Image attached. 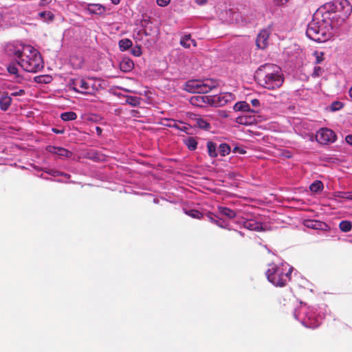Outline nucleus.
I'll list each match as a JSON object with an SVG mask.
<instances>
[{"mask_svg": "<svg viewBox=\"0 0 352 352\" xmlns=\"http://www.w3.org/2000/svg\"><path fill=\"white\" fill-rule=\"evenodd\" d=\"M210 99L206 96H195L191 97L190 102L192 105L203 107L205 104L210 103Z\"/></svg>", "mask_w": 352, "mask_h": 352, "instance_id": "f3484780", "label": "nucleus"}, {"mask_svg": "<svg viewBox=\"0 0 352 352\" xmlns=\"http://www.w3.org/2000/svg\"><path fill=\"white\" fill-rule=\"evenodd\" d=\"M30 47V45L22 43H12L8 46L7 51L8 54L13 56L18 63L20 58L25 53V49Z\"/></svg>", "mask_w": 352, "mask_h": 352, "instance_id": "9d476101", "label": "nucleus"}, {"mask_svg": "<svg viewBox=\"0 0 352 352\" xmlns=\"http://www.w3.org/2000/svg\"><path fill=\"white\" fill-rule=\"evenodd\" d=\"M207 148H208V155L211 157H217L218 154H217V145L214 142H208L207 143Z\"/></svg>", "mask_w": 352, "mask_h": 352, "instance_id": "a878e982", "label": "nucleus"}, {"mask_svg": "<svg viewBox=\"0 0 352 352\" xmlns=\"http://www.w3.org/2000/svg\"><path fill=\"white\" fill-rule=\"evenodd\" d=\"M214 223L220 228H226L228 226V223L226 222L224 220L221 219V218H219V217Z\"/></svg>", "mask_w": 352, "mask_h": 352, "instance_id": "4c0bfd02", "label": "nucleus"}, {"mask_svg": "<svg viewBox=\"0 0 352 352\" xmlns=\"http://www.w3.org/2000/svg\"><path fill=\"white\" fill-rule=\"evenodd\" d=\"M324 9L329 14L331 23L325 19L317 18L309 23L306 35L309 38L318 43H323L330 39L333 35V26H340L349 17L352 12V6L348 0H333L324 5Z\"/></svg>", "mask_w": 352, "mask_h": 352, "instance_id": "f257e3e1", "label": "nucleus"}, {"mask_svg": "<svg viewBox=\"0 0 352 352\" xmlns=\"http://www.w3.org/2000/svg\"><path fill=\"white\" fill-rule=\"evenodd\" d=\"M38 16L45 21H52L54 18V15L50 11L41 12L38 13Z\"/></svg>", "mask_w": 352, "mask_h": 352, "instance_id": "c756f323", "label": "nucleus"}, {"mask_svg": "<svg viewBox=\"0 0 352 352\" xmlns=\"http://www.w3.org/2000/svg\"><path fill=\"white\" fill-rule=\"evenodd\" d=\"M192 120L194 122V125L195 126H197L201 129L208 131L211 128L209 121L204 117L196 116L194 118L192 119Z\"/></svg>", "mask_w": 352, "mask_h": 352, "instance_id": "2eb2a0df", "label": "nucleus"}, {"mask_svg": "<svg viewBox=\"0 0 352 352\" xmlns=\"http://www.w3.org/2000/svg\"><path fill=\"white\" fill-rule=\"evenodd\" d=\"M50 80V77L48 76H38L34 77V81L38 83H48Z\"/></svg>", "mask_w": 352, "mask_h": 352, "instance_id": "f704fd0d", "label": "nucleus"}, {"mask_svg": "<svg viewBox=\"0 0 352 352\" xmlns=\"http://www.w3.org/2000/svg\"><path fill=\"white\" fill-rule=\"evenodd\" d=\"M236 122L241 124H248L250 122L247 120L245 116H239L236 118Z\"/></svg>", "mask_w": 352, "mask_h": 352, "instance_id": "ea45409f", "label": "nucleus"}, {"mask_svg": "<svg viewBox=\"0 0 352 352\" xmlns=\"http://www.w3.org/2000/svg\"><path fill=\"white\" fill-rule=\"evenodd\" d=\"M7 70L12 78L11 82L18 84L15 85L13 84H9L7 86L8 90L10 91L11 96H23L25 94V87L27 85V82L22 75L19 72V68L16 65V63H12L7 67Z\"/></svg>", "mask_w": 352, "mask_h": 352, "instance_id": "423d86ee", "label": "nucleus"}, {"mask_svg": "<svg viewBox=\"0 0 352 352\" xmlns=\"http://www.w3.org/2000/svg\"><path fill=\"white\" fill-rule=\"evenodd\" d=\"M277 3L278 4H283L286 2H287L289 0H275Z\"/></svg>", "mask_w": 352, "mask_h": 352, "instance_id": "864d4df0", "label": "nucleus"}, {"mask_svg": "<svg viewBox=\"0 0 352 352\" xmlns=\"http://www.w3.org/2000/svg\"><path fill=\"white\" fill-rule=\"evenodd\" d=\"M294 316L305 327L312 329L318 327L322 319L321 315L316 314V309L306 305H301L296 309Z\"/></svg>", "mask_w": 352, "mask_h": 352, "instance_id": "39448f33", "label": "nucleus"}, {"mask_svg": "<svg viewBox=\"0 0 352 352\" xmlns=\"http://www.w3.org/2000/svg\"><path fill=\"white\" fill-rule=\"evenodd\" d=\"M96 131L98 135H100L102 133V129L99 126L96 127Z\"/></svg>", "mask_w": 352, "mask_h": 352, "instance_id": "3c124183", "label": "nucleus"}, {"mask_svg": "<svg viewBox=\"0 0 352 352\" xmlns=\"http://www.w3.org/2000/svg\"><path fill=\"white\" fill-rule=\"evenodd\" d=\"M309 189L313 192H319L323 189V184L322 182L316 180L310 185Z\"/></svg>", "mask_w": 352, "mask_h": 352, "instance_id": "bb28decb", "label": "nucleus"}, {"mask_svg": "<svg viewBox=\"0 0 352 352\" xmlns=\"http://www.w3.org/2000/svg\"><path fill=\"white\" fill-rule=\"evenodd\" d=\"M238 16H239V14H237V13L234 14L233 18L236 21V23H239V21L238 20Z\"/></svg>", "mask_w": 352, "mask_h": 352, "instance_id": "5fc2aeb1", "label": "nucleus"}, {"mask_svg": "<svg viewBox=\"0 0 352 352\" xmlns=\"http://www.w3.org/2000/svg\"><path fill=\"white\" fill-rule=\"evenodd\" d=\"M208 0H195L196 3H197L199 5L204 4L207 2Z\"/></svg>", "mask_w": 352, "mask_h": 352, "instance_id": "603ef678", "label": "nucleus"}, {"mask_svg": "<svg viewBox=\"0 0 352 352\" xmlns=\"http://www.w3.org/2000/svg\"><path fill=\"white\" fill-rule=\"evenodd\" d=\"M133 66V62L129 58L123 59L120 64V69L124 72L131 71Z\"/></svg>", "mask_w": 352, "mask_h": 352, "instance_id": "4be33fe9", "label": "nucleus"}, {"mask_svg": "<svg viewBox=\"0 0 352 352\" xmlns=\"http://www.w3.org/2000/svg\"><path fill=\"white\" fill-rule=\"evenodd\" d=\"M156 3L160 7H165L170 3V0H156Z\"/></svg>", "mask_w": 352, "mask_h": 352, "instance_id": "a19ab883", "label": "nucleus"}, {"mask_svg": "<svg viewBox=\"0 0 352 352\" xmlns=\"http://www.w3.org/2000/svg\"><path fill=\"white\" fill-rule=\"evenodd\" d=\"M131 53L135 56H140L142 54L140 46L137 45L133 47L131 50Z\"/></svg>", "mask_w": 352, "mask_h": 352, "instance_id": "e433bc0d", "label": "nucleus"}, {"mask_svg": "<svg viewBox=\"0 0 352 352\" xmlns=\"http://www.w3.org/2000/svg\"><path fill=\"white\" fill-rule=\"evenodd\" d=\"M251 103H252V106L255 107H258L260 104V102L258 99H252L251 100Z\"/></svg>", "mask_w": 352, "mask_h": 352, "instance_id": "a18cd8bd", "label": "nucleus"}, {"mask_svg": "<svg viewBox=\"0 0 352 352\" xmlns=\"http://www.w3.org/2000/svg\"><path fill=\"white\" fill-rule=\"evenodd\" d=\"M218 211L221 214L224 215L229 219H233L236 216V212L234 210L226 207L219 206L218 207Z\"/></svg>", "mask_w": 352, "mask_h": 352, "instance_id": "5701e85b", "label": "nucleus"}, {"mask_svg": "<svg viewBox=\"0 0 352 352\" xmlns=\"http://www.w3.org/2000/svg\"><path fill=\"white\" fill-rule=\"evenodd\" d=\"M345 140L349 144L352 145V135H346Z\"/></svg>", "mask_w": 352, "mask_h": 352, "instance_id": "09e8293b", "label": "nucleus"}, {"mask_svg": "<svg viewBox=\"0 0 352 352\" xmlns=\"http://www.w3.org/2000/svg\"><path fill=\"white\" fill-rule=\"evenodd\" d=\"M292 271V267L287 263H281L280 265H272L266 272V276L274 285L283 287L289 281Z\"/></svg>", "mask_w": 352, "mask_h": 352, "instance_id": "20e7f679", "label": "nucleus"}, {"mask_svg": "<svg viewBox=\"0 0 352 352\" xmlns=\"http://www.w3.org/2000/svg\"><path fill=\"white\" fill-rule=\"evenodd\" d=\"M87 11L92 14L102 15L106 12V8L98 3H89L87 7Z\"/></svg>", "mask_w": 352, "mask_h": 352, "instance_id": "dca6fc26", "label": "nucleus"}, {"mask_svg": "<svg viewBox=\"0 0 352 352\" xmlns=\"http://www.w3.org/2000/svg\"><path fill=\"white\" fill-rule=\"evenodd\" d=\"M258 82L263 88L274 90L280 88L284 82L281 69L273 64L261 65L257 71Z\"/></svg>", "mask_w": 352, "mask_h": 352, "instance_id": "f03ea898", "label": "nucleus"}, {"mask_svg": "<svg viewBox=\"0 0 352 352\" xmlns=\"http://www.w3.org/2000/svg\"><path fill=\"white\" fill-rule=\"evenodd\" d=\"M46 151L60 157H70L72 155V153L66 148L52 145L47 146L46 147Z\"/></svg>", "mask_w": 352, "mask_h": 352, "instance_id": "f8f14e48", "label": "nucleus"}, {"mask_svg": "<svg viewBox=\"0 0 352 352\" xmlns=\"http://www.w3.org/2000/svg\"><path fill=\"white\" fill-rule=\"evenodd\" d=\"M52 2V0H41L40 6H45L50 4Z\"/></svg>", "mask_w": 352, "mask_h": 352, "instance_id": "49530a36", "label": "nucleus"}, {"mask_svg": "<svg viewBox=\"0 0 352 352\" xmlns=\"http://www.w3.org/2000/svg\"><path fill=\"white\" fill-rule=\"evenodd\" d=\"M349 96L350 100L352 101V87L350 88V89L349 91Z\"/></svg>", "mask_w": 352, "mask_h": 352, "instance_id": "6e6d98bb", "label": "nucleus"}, {"mask_svg": "<svg viewBox=\"0 0 352 352\" xmlns=\"http://www.w3.org/2000/svg\"><path fill=\"white\" fill-rule=\"evenodd\" d=\"M111 1L115 5L118 4L120 3V0H111Z\"/></svg>", "mask_w": 352, "mask_h": 352, "instance_id": "4d7b16f0", "label": "nucleus"}, {"mask_svg": "<svg viewBox=\"0 0 352 352\" xmlns=\"http://www.w3.org/2000/svg\"><path fill=\"white\" fill-rule=\"evenodd\" d=\"M339 228L342 232H347L351 230L352 224L349 221H342L340 223Z\"/></svg>", "mask_w": 352, "mask_h": 352, "instance_id": "2f4dec72", "label": "nucleus"}, {"mask_svg": "<svg viewBox=\"0 0 352 352\" xmlns=\"http://www.w3.org/2000/svg\"><path fill=\"white\" fill-rule=\"evenodd\" d=\"M185 144L188 148L190 149V151H194L197 147V142L192 137L188 138L185 141Z\"/></svg>", "mask_w": 352, "mask_h": 352, "instance_id": "c85d7f7f", "label": "nucleus"}, {"mask_svg": "<svg viewBox=\"0 0 352 352\" xmlns=\"http://www.w3.org/2000/svg\"><path fill=\"white\" fill-rule=\"evenodd\" d=\"M50 175H52L53 176H56V175H63V173H59L58 171H54V170H51L50 172L48 173ZM64 175H67V174H64Z\"/></svg>", "mask_w": 352, "mask_h": 352, "instance_id": "de8ad7c7", "label": "nucleus"}, {"mask_svg": "<svg viewBox=\"0 0 352 352\" xmlns=\"http://www.w3.org/2000/svg\"><path fill=\"white\" fill-rule=\"evenodd\" d=\"M219 85V81L212 78L193 80L186 82L185 89L191 93L206 94L217 87Z\"/></svg>", "mask_w": 352, "mask_h": 352, "instance_id": "0eeeda50", "label": "nucleus"}, {"mask_svg": "<svg viewBox=\"0 0 352 352\" xmlns=\"http://www.w3.org/2000/svg\"><path fill=\"white\" fill-rule=\"evenodd\" d=\"M207 218L208 219L209 221L214 223L216 220L218 219V216L213 213L209 212L207 214Z\"/></svg>", "mask_w": 352, "mask_h": 352, "instance_id": "79ce46f5", "label": "nucleus"}, {"mask_svg": "<svg viewBox=\"0 0 352 352\" xmlns=\"http://www.w3.org/2000/svg\"><path fill=\"white\" fill-rule=\"evenodd\" d=\"M322 74V69L320 67H315L314 70V75L315 76H319Z\"/></svg>", "mask_w": 352, "mask_h": 352, "instance_id": "37998d69", "label": "nucleus"}, {"mask_svg": "<svg viewBox=\"0 0 352 352\" xmlns=\"http://www.w3.org/2000/svg\"><path fill=\"white\" fill-rule=\"evenodd\" d=\"M305 226L314 230H323L327 226L326 223L322 221L312 219L306 220L305 221Z\"/></svg>", "mask_w": 352, "mask_h": 352, "instance_id": "a211bd4d", "label": "nucleus"}, {"mask_svg": "<svg viewBox=\"0 0 352 352\" xmlns=\"http://www.w3.org/2000/svg\"><path fill=\"white\" fill-rule=\"evenodd\" d=\"M234 99L235 96L234 94L230 92H225L215 96L212 99V102L217 106L222 107L233 101Z\"/></svg>", "mask_w": 352, "mask_h": 352, "instance_id": "9b49d317", "label": "nucleus"}, {"mask_svg": "<svg viewBox=\"0 0 352 352\" xmlns=\"http://www.w3.org/2000/svg\"><path fill=\"white\" fill-rule=\"evenodd\" d=\"M219 149L221 156H226L230 152V146L226 143L221 144L219 145Z\"/></svg>", "mask_w": 352, "mask_h": 352, "instance_id": "473e14b6", "label": "nucleus"}, {"mask_svg": "<svg viewBox=\"0 0 352 352\" xmlns=\"http://www.w3.org/2000/svg\"><path fill=\"white\" fill-rule=\"evenodd\" d=\"M314 55L316 56V63H317V64L320 63L323 60V55H324L323 53L316 52L314 53Z\"/></svg>", "mask_w": 352, "mask_h": 352, "instance_id": "58836bf2", "label": "nucleus"}, {"mask_svg": "<svg viewBox=\"0 0 352 352\" xmlns=\"http://www.w3.org/2000/svg\"><path fill=\"white\" fill-rule=\"evenodd\" d=\"M233 109L235 111H243V112H247V113L248 112H252V113L256 112L255 111L252 110L250 109V104L248 102H246L245 101H241V102H236L234 105Z\"/></svg>", "mask_w": 352, "mask_h": 352, "instance_id": "6ab92c4d", "label": "nucleus"}, {"mask_svg": "<svg viewBox=\"0 0 352 352\" xmlns=\"http://www.w3.org/2000/svg\"><path fill=\"white\" fill-rule=\"evenodd\" d=\"M12 103L11 96L4 94L0 98V107L3 111H6Z\"/></svg>", "mask_w": 352, "mask_h": 352, "instance_id": "aec40b11", "label": "nucleus"}, {"mask_svg": "<svg viewBox=\"0 0 352 352\" xmlns=\"http://www.w3.org/2000/svg\"><path fill=\"white\" fill-rule=\"evenodd\" d=\"M60 118L64 121H71L76 120L77 115L73 111H67L61 113Z\"/></svg>", "mask_w": 352, "mask_h": 352, "instance_id": "cd10ccee", "label": "nucleus"}, {"mask_svg": "<svg viewBox=\"0 0 352 352\" xmlns=\"http://www.w3.org/2000/svg\"><path fill=\"white\" fill-rule=\"evenodd\" d=\"M342 198L352 200V193L351 192H343L342 195L340 196Z\"/></svg>", "mask_w": 352, "mask_h": 352, "instance_id": "c03bdc74", "label": "nucleus"}, {"mask_svg": "<svg viewBox=\"0 0 352 352\" xmlns=\"http://www.w3.org/2000/svg\"><path fill=\"white\" fill-rule=\"evenodd\" d=\"M316 141L321 144H327L336 141V135L333 131L327 128L320 129L316 134Z\"/></svg>", "mask_w": 352, "mask_h": 352, "instance_id": "1a4fd4ad", "label": "nucleus"}, {"mask_svg": "<svg viewBox=\"0 0 352 352\" xmlns=\"http://www.w3.org/2000/svg\"><path fill=\"white\" fill-rule=\"evenodd\" d=\"M343 107V104L340 101L333 102L330 106V110L331 111H336L341 109Z\"/></svg>", "mask_w": 352, "mask_h": 352, "instance_id": "c9c22d12", "label": "nucleus"}, {"mask_svg": "<svg viewBox=\"0 0 352 352\" xmlns=\"http://www.w3.org/2000/svg\"><path fill=\"white\" fill-rule=\"evenodd\" d=\"M237 223L250 230L258 231L262 228L261 224L254 219H241L239 220Z\"/></svg>", "mask_w": 352, "mask_h": 352, "instance_id": "ddd939ff", "label": "nucleus"}, {"mask_svg": "<svg viewBox=\"0 0 352 352\" xmlns=\"http://www.w3.org/2000/svg\"><path fill=\"white\" fill-rule=\"evenodd\" d=\"M170 127L175 128L179 131L188 133V130L189 129V125L186 123L182 122H175L174 121L173 124H170L168 125Z\"/></svg>", "mask_w": 352, "mask_h": 352, "instance_id": "b1692460", "label": "nucleus"}, {"mask_svg": "<svg viewBox=\"0 0 352 352\" xmlns=\"http://www.w3.org/2000/svg\"><path fill=\"white\" fill-rule=\"evenodd\" d=\"M234 152H239V153H242V154L245 153V151L243 148H239L237 146L234 147Z\"/></svg>", "mask_w": 352, "mask_h": 352, "instance_id": "8fccbe9b", "label": "nucleus"}, {"mask_svg": "<svg viewBox=\"0 0 352 352\" xmlns=\"http://www.w3.org/2000/svg\"><path fill=\"white\" fill-rule=\"evenodd\" d=\"M16 65H19L25 72L36 73L43 68L44 63L39 52L30 45L25 49V53Z\"/></svg>", "mask_w": 352, "mask_h": 352, "instance_id": "7ed1b4c3", "label": "nucleus"}, {"mask_svg": "<svg viewBox=\"0 0 352 352\" xmlns=\"http://www.w3.org/2000/svg\"><path fill=\"white\" fill-rule=\"evenodd\" d=\"M69 86L74 91L84 95L93 94L97 90L94 80L90 78H76L72 79Z\"/></svg>", "mask_w": 352, "mask_h": 352, "instance_id": "6e6552de", "label": "nucleus"}, {"mask_svg": "<svg viewBox=\"0 0 352 352\" xmlns=\"http://www.w3.org/2000/svg\"><path fill=\"white\" fill-rule=\"evenodd\" d=\"M118 45L120 51L124 52L132 46V41L129 38H123L119 41Z\"/></svg>", "mask_w": 352, "mask_h": 352, "instance_id": "393cba45", "label": "nucleus"}, {"mask_svg": "<svg viewBox=\"0 0 352 352\" xmlns=\"http://www.w3.org/2000/svg\"><path fill=\"white\" fill-rule=\"evenodd\" d=\"M192 44L193 46H196V41L191 38L190 34L184 35L180 40V45L185 48H189Z\"/></svg>", "mask_w": 352, "mask_h": 352, "instance_id": "412c9836", "label": "nucleus"}, {"mask_svg": "<svg viewBox=\"0 0 352 352\" xmlns=\"http://www.w3.org/2000/svg\"><path fill=\"white\" fill-rule=\"evenodd\" d=\"M185 213L190 216V217L192 218H195V219H201L202 217V214L201 212H199V210H186L185 211Z\"/></svg>", "mask_w": 352, "mask_h": 352, "instance_id": "72a5a7b5", "label": "nucleus"}, {"mask_svg": "<svg viewBox=\"0 0 352 352\" xmlns=\"http://www.w3.org/2000/svg\"><path fill=\"white\" fill-rule=\"evenodd\" d=\"M126 103L132 107H137L140 104V99L135 96H127Z\"/></svg>", "mask_w": 352, "mask_h": 352, "instance_id": "7c9ffc66", "label": "nucleus"}, {"mask_svg": "<svg viewBox=\"0 0 352 352\" xmlns=\"http://www.w3.org/2000/svg\"><path fill=\"white\" fill-rule=\"evenodd\" d=\"M239 232L241 235H243V234H242V233H241V232H240V231H239V232Z\"/></svg>", "mask_w": 352, "mask_h": 352, "instance_id": "bf43d9fd", "label": "nucleus"}, {"mask_svg": "<svg viewBox=\"0 0 352 352\" xmlns=\"http://www.w3.org/2000/svg\"><path fill=\"white\" fill-rule=\"evenodd\" d=\"M270 36L269 31L267 30H261L258 34L256 40V46L260 49H265L268 44Z\"/></svg>", "mask_w": 352, "mask_h": 352, "instance_id": "4468645a", "label": "nucleus"}, {"mask_svg": "<svg viewBox=\"0 0 352 352\" xmlns=\"http://www.w3.org/2000/svg\"><path fill=\"white\" fill-rule=\"evenodd\" d=\"M53 131L56 133H62L61 131L58 130V129H53Z\"/></svg>", "mask_w": 352, "mask_h": 352, "instance_id": "13d9d810", "label": "nucleus"}]
</instances>
